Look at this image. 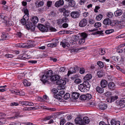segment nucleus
Masks as SVG:
<instances>
[{
  "label": "nucleus",
  "instance_id": "obj_1",
  "mask_svg": "<svg viewBox=\"0 0 125 125\" xmlns=\"http://www.w3.org/2000/svg\"><path fill=\"white\" fill-rule=\"evenodd\" d=\"M90 86V85L89 83L87 81H85L83 84H80L78 85V88L81 92H86L89 90Z\"/></svg>",
  "mask_w": 125,
  "mask_h": 125
},
{
  "label": "nucleus",
  "instance_id": "obj_2",
  "mask_svg": "<svg viewBox=\"0 0 125 125\" xmlns=\"http://www.w3.org/2000/svg\"><path fill=\"white\" fill-rule=\"evenodd\" d=\"M29 18L28 16H27V17L24 15L23 17V18L22 19L21 21V23L23 25H25L27 29H31L32 27H31V25H30V24L28 21Z\"/></svg>",
  "mask_w": 125,
  "mask_h": 125
},
{
  "label": "nucleus",
  "instance_id": "obj_3",
  "mask_svg": "<svg viewBox=\"0 0 125 125\" xmlns=\"http://www.w3.org/2000/svg\"><path fill=\"white\" fill-rule=\"evenodd\" d=\"M17 47H22L25 48H28L32 47L33 46V45L31 44L25 45L24 43H19L17 44Z\"/></svg>",
  "mask_w": 125,
  "mask_h": 125
},
{
  "label": "nucleus",
  "instance_id": "obj_4",
  "mask_svg": "<svg viewBox=\"0 0 125 125\" xmlns=\"http://www.w3.org/2000/svg\"><path fill=\"white\" fill-rule=\"evenodd\" d=\"M99 102L97 103V104L98 103V107L99 109L101 110H104L106 109L107 108V105L103 103H100L101 102L99 100Z\"/></svg>",
  "mask_w": 125,
  "mask_h": 125
},
{
  "label": "nucleus",
  "instance_id": "obj_5",
  "mask_svg": "<svg viewBox=\"0 0 125 125\" xmlns=\"http://www.w3.org/2000/svg\"><path fill=\"white\" fill-rule=\"evenodd\" d=\"M117 104L121 108L125 107V98L121 99L118 101H117Z\"/></svg>",
  "mask_w": 125,
  "mask_h": 125
},
{
  "label": "nucleus",
  "instance_id": "obj_6",
  "mask_svg": "<svg viewBox=\"0 0 125 125\" xmlns=\"http://www.w3.org/2000/svg\"><path fill=\"white\" fill-rule=\"evenodd\" d=\"M4 19L5 21L4 22L7 25L11 26L13 24V22L11 21L10 18H9L7 17H5Z\"/></svg>",
  "mask_w": 125,
  "mask_h": 125
},
{
  "label": "nucleus",
  "instance_id": "obj_7",
  "mask_svg": "<svg viewBox=\"0 0 125 125\" xmlns=\"http://www.w3.org/2000/svg\"><path fill=\"white\" fill-rule=\"evenodd\" d=\"M87 23V20L86 19L83 18L80 21L79 25L80 27H83L85 26Z\"/></svg>",
  "mask_w": 125,
  "mask_h": 125
},
{
  "label": "nucleus",
  "instance_id": "obj_8",
  "mask_svg": "<svg viewBox=\"0 0 125 125\" xmlns=\"http://www.w3.org/2000/svg\"><path fill=\"white\" fill-rule=\"evenodd\" d=\"M45 25V26L47 28V31L48 30H50L51 31H56V29L50 26V24L48 22H46Z\"/></svg>",
  "mask_w": 125,
  "mask_h": 125
},
{
  "label": "nucleus",
  "instance_id": "obj_9",
  "mask_svg": "<svg viewBox=\"0 0 125 125\" xmlns=\"http://www.w3.org/2000/svg\"><path fill=\"white\" fill-rule=\"evenodd\" d=\"M60 44L64 48H65L66 46L69 47L70 46L69 42H68L67 39L66 40L64 39L62 40V41L61 42Z\"/></svg>",
  "mask_w": 125,
  "mask_h": 125
},
{
  "label": "nucleus",
  "instance_id": "obj_10",
  "mask_svg": "<svg viewBox=\"0 0 125 125\" xmlns=\"http://www.w3.org/2000/svg\"><path fill=\"white\" fill-rule=\"evenodd\" d=\"M80 14V13L78 11H73L71 13V16L72 18L75 19L78 18Z\"/></svg>",
  "mask_w": 125,
  "mask_h": 125
},
{
  "label": "nucleus",
  "instance_id": "obj_11",
  "mask_svg": "<svg viewBox=\"0 0 125 125\" xmlns=\"http://www.w3.org/2000/svg\"><path fill=\"white\" fill-rule=\"evenodd\" d=\"M75 122L76 124L80 125H84V123L83 122V120L81 118L78 117L75 120Z\"/></svg>",
  "mask_w": 125,
  "mask_h": 125
},
{
  "label": "nucleus",
  "instance_id": "obj_12",
  "mask_svg": "<svg viewBox=\"0 0 125 125\" xmlns=\"http://www.w3.org/2000/svg\"><path fill=\"white\" fill-rule=\"evenodd\" d=\"M37 27L41 31L43 32H47V28H45L44 25L41 24H38Z\"/></svg>",
  "mask_w": 125,
  "mask_h": 125
},
{
  "label": "nucleus",
  "instance_id": "obj_13",
  "mask_svg": "<svg viewBox=\"0 0 125 125\" xmlns=\"http://www.w3.org/2000/svg\"><path fill=\"white\" fill-rule=\"evenodd\" d=\"M64 3L63 0H59L56 1L55 3V6L56 7H59L62 6Z\"/></svg>",
  "mask_w": 125,
  "mask_h": 125
},
{
  "label": "nucleus",
  "instance_id": "obj_14",
  "mask_svg": "<svg viewBox=\"0 0 125 125\" xmlns=\"http://www.w3.org/2000/svg\"><path fill=\"white\" fill-rule=\"evenodd\" d=\"M56 84L60 85H63L66 83V81L64 80L60 79L57 80L56 82Z\"/></svg>",
  "mask_w": 125,
  "mask_h": 125
},
{
  "label": "nucleus",
  "instance_id": "obj_15",
  "mask_svg": "<svg viewBox=\"0 0 125 125\" xmlns=\"http://www.w3.org/2000/svg\"><path fill=\"white\" fill-rule=\"evenodd\" d=\"M107 82L104 79L102 80L101 82V87L103 88L106 87L107 84Z\"/></svg>",
  "mask_w": 125,
  "mask_h": 125
},
{
  "label": "nucleus",
  "instance_id": "obj_16",
  "mask_svg": "<svg viewBox=\"0 0 125 125\" xmlns=\"http://www.w3.org/2000/svg\"><path fill=\"white\" fill-rule=\"evenodd\" d=\"M108 87V88L112 90H113L115 88V84L112 82H111L109 83Z\"/></svg>",
  "mask_w": 125,
  "mask_h": 125
},
{
  "label": "nucleus",
  "instance_id": "obj_17",
  "mask_svg": "<svg viewBox=\"0 0 125 125\" xmlns=\"http://www.w3.org/2000/svg\"><path fill=\"white\" fill-rule=\"evenodd\" d=\"M59 42L58 40H56L55 41V42L52 43L48 44L47 45L49 47H55L57 46V44Z\"/></svg>",
  "mask_w": 125,
  "mask_h": 125
},
{
  "label": "nucleus",
  "instance_id": "obj_18",
  "mask_svg": "<svg viewBox=\"0 0 125 125\" xmlns=\"http://www.w3.org/2000/svg\"><path fill=\"white\" fill-rule=\"evenodd\" d=\"M49 78L45 74L43 75L42 77L41 81L43 83H45L48 81Z\"/></svg>",
  "mask_w": 125,
  "mask_h": 125
},
{
  "label": "nucleus",
  "instance_id": "obj_19",
  "mask_svg": "<svg viewBox=\"0 0 125 125\" xmlns=\"http://www.w3.org/2000/svg\"><path fill=\"white\" fill-rule=\"evenodd\" d=\"M79 95L80 94L78 93L73 92L72 94V97L74 99H76L79 97Z\"/></svg>",
  "mask_w": 125,
  "mask_h": 125
},
{
  "label": "nucleus",
  "instance_id": "obj_20",
  "mask_svg": "<svg viewBox=\"0 0 125 125\" xmlns=\"http://www.w3.org/2000/svg\"><path fill=\"white\" fill-rule=\"evenodd\" d=\"M122 13V11L121 9H119L115 11L114 14L116 16H118L121 15Z\"/></svg>",
  "mask_w": 125,
  "mask_h": 125
},
{
  "label": "nucleus",
  "instance_id": "obj_21",
  "mask_svg": "<svg viewBox=\"0 0 125 125\" xmlns=\"http://www.w3.org/2000/svg\"><path fill=\"white\" fill-rule=\"evenodd\" d=\"M90 122V120L89 118L86 116H85L83 117V122L84 123V125H85V124H88Z\"/></svg>",
  "mask_w": 125,
  "mask_h": 125
},
{
  "label": "nucleus",
  "instance_id": "obj_22",
  "mask_svg": "<svg viewBox=\"0 0 125 125\" xmlns=\"http://www.w3.org/2000/svg\"><path fill=\"white\" fill-rule=\"evenodd\" d=\"M92 77V75L90 74H87L84 77V79L85 80H89L91 79Z\"/></svg>",
  "mask_w": 125,
  "mask_h": 125
},
{
  "label": "nucleus",
  "instance_id": "obj_23",
  "mask_svg": "<svg viewBox=\"0 0 125 125\" xmlns=\"http://www.w3.org/2000/svg\"><path fill=\"white\" fill-rule=\"evenodd\" d=\"M38 21V17L36 16L32 17L31 19V21L34 25V24L37 23Z\"/></svg>",
  "mask_w": 125,
  "mask_h": 125
},
{
  "label": "nucleus",
  "instance_id": "obj_24",
  "mask_svg": "<svg viewBox=\"0 0 125 125\" xmlns=\"http://www.w3.org/2000/svg\"><path fill=\"white\" fill-rule=\"evenodd\" d=\"M111 21V20L109 19H106L104 20L103 22L105 25H108L109 23H110Z\"/></svg>",
  "mask_w": 125,
  "mask_h": 125
},
{
  "label": "nucleus",
  "instance_id": "obj_25",
  "mask_svg": "<svg viewBox=\"0 0 125 125\" xmlns=\"http://www.w3.org/2000/svg\"><path fill=\"white\" fill-rule=\"evenodd\" d=\"M75 69V67L73 68H70V70L68 71L67 74L69 76L70 74L76 72V70Z\"/></svg>",
  "mask_w": 125,
  "mask_h": 125
},
{
  "label": "nucleus",
  "instance_id": "obj_26",
  "mask_svg": "<svg viewBox=\"0 0 125 125\" xmlns=\"http://www.w3.org/2000/svg\"><path fill=\"white\" fill-rule=\"evenodd\" d=\"M53 74V73L52 71L51 70H50L46 72V75L49 78L50 77H51Z\"/></svg>",
  "mask_w": 125,
  "mask_h": 125
},
{
  "label": "nucleus",
  "instance_id": "obj_27",
  "mask_svg": "<svg viewBox=\"0 0 125 125\" xmlns=\"http://www.w3.org/2000/svg\"><path fill=\"white\" fill-rule=\"evenodd\" d=\"M103 88H101L99 86H97L96 88V90L98 93H102L104 92V89Z\"/></svg>",
  "mask_w": 125,
  "mask_h": 125
},
{
  "label": "nucleus",
  "instance_id": "obj_28",
  "mask_svg": "<svg viewBox=\"0 0 125 125\" xmlns=\"http://www.w3.org/2000/svg\"><path fill=\"white\" fill-rule=\"evenodd\" d=\"M69 2V4L70 7H73L75 6V2L74 0H72Z\"/></svg>",
  "mask_w": 125,
  "mask_h": 125
},
{
  "label": "nucleus",
  "instance_id": "obj_29",
  "mask_svg": "<svg viewBox=\"0 0 125 125\" xmlns=\"http://www.w3.org/2000/svg\"><path fill=\"white\" fill-rule=\"evenodd\" d=\"M10 91L11 93L16 95H17L19 92V90L13 89H11Z\"/></svg>",
  "mask_w": 125,
  "mask_h": 125
},
{
  "label": "nucleus",
  "instance_id": "obj_30",
  "mask_svg": "<svg viewBox=\"0 0 125 125\" xmlns=\"http://www.w3.org/2000/svg\"><path fill=\"white\" fill-rule=\"evenodd\" d=\"M67 41L69 42V43L72 44H74L76 43V42L72 40L71 38H69L67 39Z\"/></svg>",
  "mask_w": 125,
  "mask_h": 125
},
{
  "label": "nucleus",
  "instance_id": "obj_31",
  "mask_svg": "<svg viewBox=\"0 0 125 125\" xmlns=\"http://www.w3.org/2000/svg\"><path fill=\"white\" fill-rule=\"evenodd\" d=\"M105 53V50L104 49H100L99 51V53L101 55L104 54Z\"/></svg>",
  "mask_w": 125,
  "mask_h": 125
},
{
  "label": "nucleus",
  "instance_id": "obj_32",
  "mask_svg": "<svg viewBox=\"0 0 125 125\" xmlns=\"http://www.w3.org/2000/svg\"><path fill=\"white\" fill-rule=\"evenodd\" d=\"M80 36L81 38L85 39L87 37V35L85 33L82 32L81 33Z\"/></svg>",
  "mask_w": 125,
  "mask_h": 125
},
{
  "label": "nucleus",
  "instance_id": "obj_33",
  "mask_svg": "<svg viewBox=\"0 0 125 125\" xmlns=\"http://www.w3.org/2000/svg\"><path fill=\"white\" fill-rule=\"evenodd\" d=\"M8 35L7 34H2L1 36V39L2 40H5L8 38Z\"/></svg>",
  "mask_w": 125,
  "mask_h": 125
},
{
  "label": "nucleus",
  "instance_id": "obj_34",
  "mask_svg": "<svg viewBox=\"0 0 125 125\" xmlns=\"http://www.w3.org/2000/svg\"><path fill=\"white\" fill-rule=\"evenodd\" d=\"M15 116H13L12 117L9 118V119H15L16 118H18V116H20L19 115V113H15Z\"/></svg>",
  "mask_w": 125,
  "mask_h": 125
},
{
  "label": "nucleus",
  "instance_id": "obj_35",
  "mask_svg": "<svg viewBox=\"0 0 125 125\" xmlns=\"http://www.w3.org/2000/svg\"><path fill=\"white\" fill-rule=\"evenodd\" d=\"M23 83L25 86H29L30 85V83L28 82L26 80H25L23 81Z\"/></svg>",
  "mask_w": 125,
  "mask_h": 125
},
{
  "label": "nucleus",
  "instance_id": "obj_36",
  "mask_svg": "<svg viewBox=\"0 0 125 125\" xmlns=\"http://www.w3.org/2000/svg\"><path fill=\"white\" fill-rule=\"evenodd\" d=\"M85 42V39H84L81 38L79 39L78 40V42L79 44H83Z\"/></svg>",
  "mask_w": 125,
  "mask_h": 125
},
{
  "label": "nucleus",
  "instance_id": "obj_37",
  "mask_svg": "<svg viewBox=\"0 0 125 125\" xmlns=\"http://www.w3.org/2000/svg\"><path fill=\"white\" fill-rule=\"evenodd\" d=\"M97 74L99 77H101L103 76V73L101 71H98Z\"/></svg>",
  "mask_w": 125,
  "mask_h": 125
},
{
  "label": "nucleus",
  "instance_id": "obj_38",
  "mask_svg": "<svg viewBox=\"0 0 125 125\" xmlns=\"http://www.w3.org/2000/svg\"><path fill=\"white\" fill-rule=\"evenodd\" d=\"M103 18V15L100 14L98 15L96 17V20L99 21H100Z\"/></svg>",
  "mask_w": 125,
  "mask_h": 125
},
{
  "label": "nucleus",
  "instance_id": "obj_39",
  "mask_svg": "<svg viewBox=\"0 0 125 125\" xmlns=\"http://www.w3.org/2000/svg\"><path fill=\"white\" fill-rule=\"evenodd\" d=\"M114 30L113 29L108 30H106L105 31V33L106 34H109L114 32Z\"/></svg>",
  "mask_w": 125,
  "mask_h": 125
},
{
  "label": "nucleus",
  "instance_id": "obj_40",
  "mask_svg": "<svg viewBox=\"0 0 125 125\" xmlns=\"http://www.w3.org/2000/svg\"><path fill=\"white\" fill-rule=\"evenodd\" d=\"M81 80L79 78H77L76 79H75L74 82L76 84H77L81 83Z\"/></svg>",
  "mask_w": 125,
  "mask_h": 125
},
{
  "label": "nucleus",
  "instance_id": "obj_41",
  "mask_svg": "<svg viewBox=\"0 0 125 125\" xmlns=\"http://www.w3.org/2000/svg\"><path fill=\"white\" fill-rule=\"evenodd\" d=\"M118 98V97L117 96H112L111 97V101L113 102L115 100H116Z\"/></svg>",
  "mask_w": 125,
  "mask_h": 125
},
{
  "label": "nucleus",
  "instance_id": "obj_42",
  "mask_svg": "<svg viewBox=\"0 0 125 125\" xmlns=\"http://www.w3.org/2000/svg\"><path fill=\"white\" fill-rule=\"evenodd\" d=\"M69 12L68 11H65L63 13V15L65 17H67L69 15Z\"/></svg>",
  "mask_w": 125,
  "mask_h": 125
},
{
  "label": "nucleus",
  "instance_id": "obj_43",
  "mask_svg": "<svg viewBox=\"0 0 125 125\" xmlns=\"http://www.w3.org/2000/svg\"><path fill=\"white\" fill-rule=\"evenodd\" d=\"M70 94L69 93H66L64 96V98L65 99H67L70 97Z\"/></svg>",
  "mask_w": 125,
  "mask_h": 125
},
{
  "label": "nucleus",
  "instance_id": "obj_44",
  "mask_svg": "<svg viewBox=\"0 0 125 125\" xmlns=\"http://www.w3.org/2000/svg\"><path fill=\"white\" fill-rule=\"evenodd\" d=\"M107 16L110 18H112L113 17L114 15L112 13L108 12L107 13Z\"/></svg>",
  "mask_w": 125,
  "mask_h": 125
},
{
  "label": "nucleus",
  "instance_id": "obj_45",
  "mask_svg": "<svg viewBox=\"0 0 125 125\" xmlns=\"http://www.w3.org/2000/svg\"><path fill=\"white\" fill-rule=\"evenodd\" d=\"M97 65H98L99 66V67H100L101 68H102L104 66L103 63L101 62H97Z\"/></svg>",
  "mask_w": 125,
  "mask_h": 125
},
{
  "label": "nucleus",
  "instance_id": "obj_46",
  "mask_svg": "<svg viewBox=\"0 0 125 125\" xmlns=\"http://www.w3.org/2000/svg\"><path fill=\"white\" fill-rule=\"evenodd\" d=\"M101 24L100 22H97L95 23L94 25V26L96 28H98L101 26Z\"/></svg>",
  "mask_w": 125,
  "mask_h": 125
},
{
  "label": "nucleus",
  "instance_id": "obj_47",
  "mask_svg": "<svg viewBox=\"0 0 125 125\" xmlns=\"http://www.w3.org/2000/svg\"><path fill=\"white\" fill-rule=\"evenodd\" d=\"M79 77V76L77 74H75L73 75L71 77V79L72 80H75L77 78Z\"/></svg>",
  "mask_w": 125,
  "mask_h": 125
},
{
  "label": "nucleus",
  "instance_id": "obj_48",
  "mask_svg": "<svg viewBox=\"0 0 125 125\" xmlns=\"http://www.w3.org/2000/svg\"><path fill=\"white\" fill-rule=\"evenodd\" d=\"M62 23L64 22H67L68 21V19L66 17H64L62 19Z\"/></svg>",
  "mask_w": 125,
  "mask_h": 125
},
{
  "label": "nucleus",
  "instance_id": "obj_49",
  "mask_svg": "<svg viewBox=\"0 0 125 125\" xmlns=\"http://www.w3.org/2000/svg\"><path fill=\"white\" fill-rule=\"evenodd\" d=\"M85 72V69L83 68H81L80 70V73L82 74L84 73Z\"/></svg>",
  "mask_w": 125,
  "mask_h": 125
},
{
  "label": "nucleus",
  "instance_id": "obj_50",
  "mask_svg": "<svg viewBox=\"0 0 125 125\" xmlns=\"http://www.w3.org/2000/svg\"><path fill=\"white\" fill-rule=\"evenodd\" d=\"M24 13L25 14V17H27V16H28V15H29L28 13V9H25L24 10Z\"/></svg>",
  "mask_w": 125,
  "mask_h": 125
},
{
  "label": "nucleus",
  "instance_id": "obj_51",
  "mask_svg": "<svg viewBox=\"0 0 125 125\" xmlns=\"http://www.w3.org/2000/svg\"><path fill=\"white\" fill-rule=\"evenodd\" d=\"M66 69V68L64 67H60L59 70L60 72H64Z\"/></svg>",
  "mask_w": 125,
  "mask_h": 125
},
{
  "label": "nucleus",
  "instance_id": "obj_52",
  "mask_svg": "<svg viewBox=\"0 0 125 125\" xmlns=\"http://www.w3.org/2000/svg\"><path fill=\"white\" fill-rule=\"evenodd\" d=\"M56 79L55 76V75L52 76L50 78V80L52 81H56Z\"/></svg>",
  "mask_w": 125,
  "mask_h": 125
},
{
  "label": "nucleus",
  "instance_id": "obj_53",
  "mask_svg": "<svg viewBox=\"0 0 125 125\" xmlns=\"http://www.w3.org/2000/svg\"><path fill=\"white\" fill-rule=\"evenodd\" d=\"M19 105L17 103L13 102L11 103L10 105L11 106H18Z\"/></svg>",
  "mask_w": 125,
  "mask_h": 125
},
{
  "label": "nucleus",
  "instance_id": "obj_54",
  "mask_svg": "<svg viewBox=\"0 0 125 125\" xmlns=\"http://www.w3.org/2000/svg\"><path fill=\"white\" fill-rule=\"evenodd\" d=\"M116 122L115 119H112L111 120V124L112 125H115Z\"/></svg>",
  "mask_w": 125,
  "mask_h": 125
},
{
  "label": "nucleus",
  "instance_id": "obj_55",
  "mask_svg": "<svg viewBox=\"0 0 125 125\" xmlns=\"http://www.w3.org/2000/svg\"><path fill=\"white\" fill-rule=\"evenodd\" d=\"M18 94H17V95H19L21 96H23L25 94V93L24 92L21 91L20 92L19 90V92H18Z\"/></svg>",
  "mask_w": 125,
  "mask_h": 125
},
{
  "label": "nucleus",
  "instance_id": "obj_56",
  "mask_svg": "<svg viewBox=\"0 0 125 125\" xmlns=\"http://www.w3.org/2000/svg\"><path fill=\"white\" fill-rule=\"evenodd\" d=\"M44 3L42 1H40L38 3V6L39 7H41L43 6Z\"/></svg>",
  "mask_w": 125,
  "mask_h": 125
},
{
  "label": "nucleus",
  "instance_id": "obj_57",
  "mask_svg": "<svg viewBox=\"0 0 125 125\" xmlns=\"http://www.w3.org/2000/svg\"><path fill=\"white\" fill-rule=\"evenodd\" d=\"M65 93V92L63 90H62L60 91L59 93L58 94H59V95H62L63 94H64Z\"/></svg>",
  "mask_w": 125,
  "mask_h": 125
},
{
  "label": "nucleus",
  "instance_id": "obj_58",
  "mask_svg": "<svg viewBox=\"0 0 125 125\" xmlns=\"http://www.w3.org/2000/svg\"><path fill=\"white\" fill-rule=\"evenodd\" d=\"M88 13L87 12H84L83 13V16L84 17H86L88 16Z\"/></svg>",
  "mask_w": 125,
  "mask_h": 125
},
{
  "label": "nucleus",
  "instance_id": "obj_59",
  "mask_svg": "<svg viewBox=\"0 0 125 125\" xmlns=\"http://www.w3.org/2000/svg\"><path fill=\"white\" fill-rule=\"evenodd\" d=\"M64 88V87L63 86H58L57 87L58 89L59 90H60L62 89H63Z\"/></svg>",
  "mask_w": 125,
  "mask_h": 125
},
{
  "label": "nucleus",
  "instance_id": "obj_60",
  "mask_svg": "<svg viewBox=\"0 0 125 125\" xmlns=\"http://www.w3.org/2000/svg\"><path fill=\"white\" fill-rule=\"evenodd\" d=\"M52 2L51 1H48L47 3V5L48 7H49L51 6V5L52 4Z\"/></svg>",
  "mask_w": 125,
  "mask_h": 125
},
{
  "label": "nucleus",
  "instance_id": "obj_61",
  "mask_svg": "<svg viewBox=\"0 0 125 125\" xmlns=\"http://www.w3.org/2000/svg\"><path fill=\"white\" fill-rule=\"evenodd\" d=\"M80 98L81 100H84L86 99L85 96V95H82L80 96Z\"/></svg>",
  "mask_w": 125,
  "mask_h": 125
},
{
  "label": "nucleus",
  "instance_id": "obj_62",
  "mask_svg": "<svg viewBox=\"0 0 125 125\" xmlns=\"http://www.w3.org/2000/svg\"><path fill=\"white\" fill-rule=\"evenodd\" d=\"M89 104L90 105L92 106H94L97 105V103H95L94 102H91L89 103Z\"/></svg>",
  "mask_w": 125,
  "mask_h": 125
},
{
  "label": "nucleus",
  "instance_id": "obj_63",
  "mask_svg": "<svg viewBox=\"0 0 125 125\" xmlns=\"http://www.w3.org/2000/svg\"><path fill=\"white\" fill-rule=\"evenodd\" d=\"M5 17L3 16V15L1 14L0 15V19H1L2 20V21L4 22L5 20L4 19V18Z\"/></svg>",
  "mask_w": 125,
  "mask_h": 125
},
{
  "label": "nucleus",
  "instance_id": "obj_64",
  "mask_svg": "<svg viewBox=\"0 0 125 125\" xmlns=\"http://www.w3.org/2000/svg\"><path fill=\"white\" fill-rule=\"evenodd\" d=\"M28 62L29 63H36L37 62V61H28Z\"/></svg>",
  "mask_w": 125,
  "mask_h": 125
}]
</instances>
